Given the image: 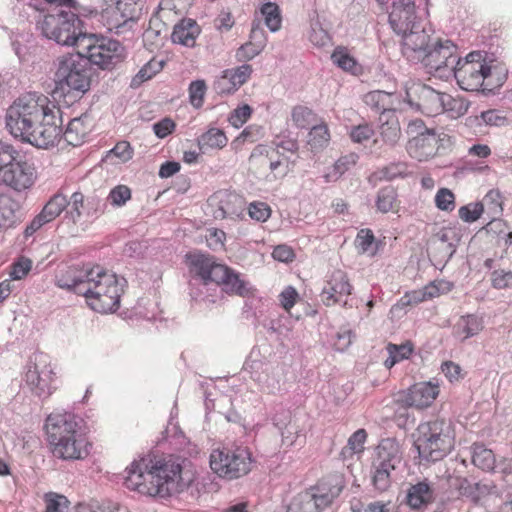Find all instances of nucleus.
I'll list each match as a JSON object with an SVG mask.
<instances>
[{
    "label": "nucleus",
    "mask_w": 512,
    "mask_h": 512,
    "mask_svg": "<svg viewBox=\"0 0 512 512\" xmlns=\"http://www.w3.org/2000/svg\"><path fill=\"white\" fill-rule=\"evenodd\" d=\"M5 125L15 139L48 149L56 146L62 137L69 145L80 146L93 129V119L82 114L73 118L63 132L58 104L42 93L27 92L7 108Z\"/></svg>",
    "instance_id": "nucleus-1"
},
{
    "label": "nucleus",
    "mask_w": 512,
    "mask_h": 512,
    "mask_svg": "<svg viewBox=\"0 0 512 512\" xmlns=\"http://www.w3.org/2000/svg\"><path fill=\"white\" fill-rule=\"evenodd\" d=\"M125 472V487L150 497L181 492L192 481L179 459L171 455H146L134 460Z\"/></svg>",
    "instance_id": "nucleus-2"
},
{
    "label": "nucleus",
    "mask_w": 512,
    "mask_h": 512,
    "mask_svg": "<svg viewBox=\"0 0 512 512\" xmlns=\"http://www.w3.org/2000/svg\"><path fill=\"white\" fill-rule=\"evenodd\" d=\"M47 442L52 455L65 461L83 460L89 454L92 443L74 415L51 414L45 423Z\"/></svg>",
    "instance_id": "nucleus-3"
},
{
    "label": "nucleus",
    "mask_w": 512,
    "mask_h": 512,
    "mask_svg": "<svg viewBox=\"0 0 512 512\" xmlns=\"http://www.w3.org/2000/svg\"><path fill=\"white\" fill-rule=\"evenodd\" d=\"M124 282L114 272L103 266L93 265L89 268L86 286L78 290L91 310L100 314L114 313L120 307Z\"/></svg>",
    "instance_id": "nucleus-4"
},
{
    "label": "nucleus",
    "mask_w": 512,
    "mask_h": 512,
    "mask_svg": "<svg viewBox=\"0 0 512 512\" xmlns=\"http://www.w3.org/2000/svg\"><path fill=\"white\" fill-rule=\"evenodd\" d=\"M452 71L458 85L466 91H492L505 80V74L496 66L488 65L480 52H471L465 59L457 60Z\"/></svg>",
    "instance_id": "nucleus-5"
},
{
    "label": "nucleus",
    "mask_w": 512,
    "mask_h": 512,
    "mask_svg": "<svg viewBox=\"0 0 512 512\" xmlns=\"http://www.w3.org/2000/svg\"><path fill=\"white\" fill-rule=\"evenodd\" d=\"M92 72L88 62L78 53L57 58L54 73L55 90L63 97L80 99L91 86Z\"/></svg>",
    "instance_id": "nucleus-6"
},
{
    "label": "nucleus",
    "mask_w": 512,
    "mask_h": 512,
    "mask_svg": "<svg viewBox=\"0 0 512 512\" xmlns=\"http://www.w3.org/2000/svg\"><path fill=\"white\" fill-rule=\"evenodd\" d=\"M37 179L35 164L14 145L0 141V186L21 193L31 189Z\"/></svg>",
    "instance_id": "nucleus-7"
},
{
    "label": "nucleus",
    "mask_w": 512,
    "mask_h": 512,
    "mask_svg": "<svg viewBox=\"0 0 512 512\" xmlns=\"http://www.w3.org/2000/svg\"><path fill=\"white\" fill-rule=\"evenodd\" d=\"M455 442L456 433L451 423L434 420L418 426L414 445L422 459L439 461L454 449Z\"/></svg>",
    "instance_id": "nucleus-8"
},
{
    "label": "nucleus",
    "mask_w": 512,
    "mask_h": 512,
    "mask_svg": "<svg viewBox=\"0 0 512 512\" xmlns=\"http://www.w3.org/2000/svg\"><path fill=\"white\" fill-rule=\"evenodd\" d=\"M37 27L42 35L60 45L76 46L80 38L86 33L82 31V21L79 16L63 9H56L54 13H48L37 22Z\"/></svg>",
    "instance_id": "nucleus-9"
},
{
    "label": "nucleus",
    "mask_w": 512,
    "mask_h": 512,
    "mask_svg": "<svg viewBox=\"0 0 512 512\" xmlns=\"http://www.w3.org/2000/svg\"><path fill=\"white\" fill-rule=\"evenodd\" d=\"M78 54L101 69H111L122 60L123 47L118 41L86 34L80 38Z\"/></svg>",
    "instance_id": "nucleus-10"
},
{
    "label": "nucleus",
    "mask_w": 512,
    "mask_h": 512,
    "mask_svg": "<svg viewBox=\"0 0 512 512\" xmlns=\"http://www.w3.org/2000/svg\"><path fill=\"white\" fill-rule=\"evenodd\" d=\"M57 376L51 360L44 353L34 354L27 366L25 382L38 397L47 398L56 389Z\"/></svg>",
    "instance_id": "nucleus-11"
},
{
    "label": "nucleus",
    "mask_w": 512,
    "mask_h": 512,
    "mask_svg": "<svg viewBox=\"0 0 512 512\" xmlns=\"http://www.w3.org/2000/svg\"><path fill=\"white\" fill-rule=\"evenodd\" d=\"M409 140L406 150L410 157L418 161H427L434 157L439 149V137L434 129L427 128L420 119L411 121L407 127Z\"/></svg>",
    "instance_id": "nucleus-12"
},
{
    "label": "nucleus",
    "mask_w": 512,
    "mask_h": 512,
    "mask_svg": "<svg viewBox=\"0 0 512 512\" xmlns=\"http://www.w3.org/2000/svg\"><path fill=\"white\" fill-rule=\"evenodd\" d=\"M427 72L432 74L442 69L454 68L457 61V47L450 40H437L419 59Z\"/></svg>",
    "instance_id": "nucleus-13"
},
{
    "label": "nucleus",
    "mask_w": 512,
    "mask_h": 512,
    "mask_svg": "<svg viewBox=\"0 0 512 512\" xmlns=\"http://www.w3.org/2000/svg\"><path fill=\"white\" fill-rule=\"evenodd\" d=\"M184 262L189 273L200 278L204 284L224 283V265L216 263L213 257L193 251L185 255Z\"/></svg>",
    "instance_id": "nucleus-14"
},
{
    "label": "nucleus",
    "mask_w": 512,
    "mask_h": 512,
    "mask_svg": "<svg viewBox=\"0 0 512 512\" xmlns=\"http://www.w3.org/2000/svg\"><path fill=\"white\" fill-rule=\"evenodd\" d=\"M406 98L411 106L427 116H436L443 113V93L427 85L412 84L406 90Z\"/></svg>",
    "instance_id": "nucleus-15"
},
{
    "label": "nucleus",
    "mask_w": 512,
    "mask_h": 512,
    "mask_svg": "<svg viewBox=\"0 0 512 512\" xmlns=\"http://www.w3.org/2000/svg\"><path fill=\"white\" fill-rule=\"evenodd\" d=\"M440 394L438 382L421 381L398 393L397 401L404 407L418 410L429 408Z\"/></svg>",
    "instance_id": "nucleus-16"
},
{
    "label": "nucleus",
    "mask_w": 512,
    "mask_h": 512,
    "mask_svg": "<svg viewBox=\"0 0 512 512\" xmlns=\"http://www.w3.org/2000/svg\"><path fill=\"white\" fill-rule=\"evenodd\" d=\"M136 6L134 0H117L101 11L100 21L109 31L119 33L137 20Z\"/></svg>",
    "instance_id": "nucleus-17"
},
{
    "label": "nucleus",
    "mask_w": 512,
    "mask_h": 512,
    "mask_svg": "<svg viewBox=\"0 0 512 512\" xmlns=\"http://www.w3.org/2000/svg\"><path fill=\"white\" fill-rule=\"evenodd\" d=\"M333 499L334 495L317 485L299 493L289 505V512H322Z\"/></svg>",
    "instance_id": "nucleus-18"
},
{
    "label": "nucleus",
    "mask_w": 512,
    "mask_h": 512,
    "mask_svg": "<svg viewBox=\"0 0 512 512\" xmlns=\"http://www.w3.org/2000/svg\"><path fill=\"white\" fill-rule=\"evenodd\" d=\"M353 286L347 273L343 270H334L327 278L322 290V301L326 306L337 303H346L347 297L352 293Z\"/></svg>",
    "instance_id": "nucleus-19"
},
{
    "label": "nucleus",
    "mask_w": 512,
    "mask_h": 512,
    "mask_svg": "<svg viewBox=\"0 0 512 512\" xmlns=\"http://www.w3.org/2000/svg\"><path fill=\"white\" fill-rule=\"evenodd\" d=\"M401 51L409 61H418L431 44L429 32L421 26V23L401 32Z\"/></svg>",
    "instance_id": "nucleus-20"
},
{
    "label": "nucleus",
    "mask_w": 512,
    "mask_h": 512,
    "mask_svg": "<svg viewBox=\"0 0 512 512\" xmlns=\"http://www.w3.org/2000/svg\"><path fill=\"white\" fill-rule=\"evenodd\" d=\"M389 23L395 33L406 32L420 24L417 21L416 6L413 0H394L389 13Z\"/></svg>",
    "instance_id": "nucleus-21"
},
{
    "label": "nucleus",
    "mask_w": 512,
    "mask_h": 512,
    "mask_svg": "<svg viewBox=\"0 0 512 512\" xmlns=\"http://www.w3.org/2000/svg\"><path fill=\"white\" fill-rule=\"evenodd\" d=\"M255 460L247 446L233 447L226 453V479H238L252 470Z\"/></svg>",
    "instance_id": "nucleus-22"
},
{
    "label": "nucleus",
    "mask_w": 512,
    "mask_h": 512,
    "mask_svg": "<svg viewBox=\"0 0 512 512\" xmlns=\"http://www.w3.org/2000/svg\"><path fill=\"white\" fill-rule=\"evenodd\" d=\"M267 35L259 25L252 26L249 40L241 45L236 51V59L240 62H247L258 56L267 45Z\"/></svg>",
    "instance_id": "nucleus-23"
},
{
    "label": "nucleus",
    "mask_w": 512,
    "mask_h": 512,
    "mask_svg": "<svg viewBox=\"0 0 512 512\" xmlns=\"http://www.w3.org/2000/svg\"><path fill=\"white\" fill-rule=\"evenodd\" d=\"M91 266H84L82 268L71 266L61 270L56 275L55 283L59 288L73 291L81 295L78 289L86 286V279H88L89 268Z\"/></svg>",
    "instance_id": "nucleus-24"
},
{
    "label": "nucleus",
    "mask_w": 512,
    "mask_h": 512,
    "mask_svg": "<svg viewBox=\"0 0 512 512\" xmlns=\"http://www.w3.org/2000/svg\"><path fill=\"white\" fill-rule=\"evenodd\" d=\"M270 152H274V150L269 149L265 145H257L250 156V163L255 167L268 166L270 171L274 173V177H284L287 172V166H283L281 160H274L272 156H270Z\"/></svg>",
    "instance_id": "nucleus-25"
},
{
    "label": "nucleus",
    "mask_w": 512,
    "mask_h": 512,
    "mask_svg": "<svg viewBox=\"0 0 512 512\" xmlns=\"http://www.w3.org/2000/svg\"><path fill=\"white\" fill-rule=\"evenodd\" d=\"M199 33L200 27L195 20L183 19L174 26L171 39L173 43L193 47Z\"/></svg>",
    "instance_id": "nucleus-26"
},
{
    "label": "nucleus",
    "mask_w": 512,
    "mask_h": 512,
    "mask_svg": "<svg viewBox=\"0 0 512 512\" xmlns=\"http://www.w3.org/2000/svg\"><path fill=\"white\" fill-rule=\"evenodd\" d=\"M255 289L244 277L226 266V293L249 297L254 295Z\"/></svg>",
    "instance_id": "nucleus-27"
},
{
    "label": "nucleus",
    "mask_w": 512,
    "mask_h": 512,
    "mask_svg": "<svg viewBox=\"0 0 512 512\" xmlns=\"http://www.w3.org/2000/svg\"><path fill=\"white\" fill-rule=\"evenodd\" d=\"M333 64L343 71L357 75L362 71V66L345 46H337L331 54Z\"/></svg>",
    "instance_id": "nucleus-28"
},
{
    "label": "nucleus",
    "mask_w": 512,
    "mask_h": 512,
    "mask_svg": "<svg viewBox=\"0 0 512 512\" xmlns=\"http://www.w3.org/2000/svg\"><path fill=\"white\" fill-rule=\"evenodd\" d=\"M379 464L384 467L395 469L401 461V452L399 444L393 439L382 440L378 446Z\"/></svg>",
    "instance_id": "nucleus-29"
},
{
    "label": "nucleus",
    "mask_w": 512,
    "mask_h": 512,
    "mask_svg": "<svg viewBox=\"0 0 512 512\" xmlns=\"http://www.w3.org/2000/svg\"><path fill=\"white\" fill-rule=\"evenodd\" d=\"M433 500V491L425 482L412 485L407 494V504L412 509H420Z\"/></svg>",
    "instance_id": "nucleus-30"
},
{
    "label": "nucleus",
    "mask_w": 512,
    "mask_h": 512,
    "mask_svg": "<svg viewBox=\"0 0 512 512\" xmlns=\"http://www.w3.org/2000/svg\"><path fill=\"white\" fill-rule=\"evenodd\" d=\"M483 329L482 318L469 314L462 316L454 327L455 335L466 340L480 333Z\"/></svg>",
    "instance_id": "nucleus-31"
},
{
    "label": "nucleus",
    "mask_w": 512,
    "mask_h": 512,
    "mask_svg": "<svg viewBox=\"0 0 512 512\" xmlns=\"http://www.w3.org/2000/svg\"><path fill=\"white\" fill-rule=\"evenodd\" d=\"M479 203L483 207V212L491 220L490 224L496 223L498 217L503 212V196L501 192L498 189H491Z\"/></svg>",
    "instance_id": "nucleus-32"
},
{
    "label": "nucleus",
    "mask_w": 512,
    "mask_h": 512,
    "mask_svg": "<svg viewBox=\"0 0 512 512\" xmlns=\"http://www.w3.org/2000/svg\"><path fill=\"white\" fill-rule=\"evenodd\" d=\"M375 205L377 210L383 214L389 212L397 213L400 201L398 200L396 190L390 186L381 188L377 193Z\"/></svg>",
    "instance_id": "nucleus-33"
},
{
    "label": "nucleus",
    "mask_w": 512,
    "mask_h": 512,
    "mask_svg": "<svg viewBox=\"0 0 512 512\" xmlns=\"http://www.w3.org/2000/svg\"><path fill=\"white\" fill-rule=\"evenodd\" d=\"M17 202L6 194L0 195V229L13 227L17 221Z\"/></svg>",
    "instance_id": "nucleus-34"
},
{
    "label": "nucleus",
    "mask_w": 512,
    "mask_h": 512,
    "mask_svg": "<svg viewBox=\"0 0 512 512\" xmlns=\"http://www.w3.org/2000/svg\"><path fill=\"white\" fill-rule=\"evenodd\" d=\"M386 350L389 356L385 360L384 365L390 369L396 363L408 359L414 351V345L411 341H406L400 345L388 343Z\"/></svg>",
    "instance_id": "nucleus-35"
},
{
    "label": "nucleus",
    "mask_w": 512,
    "mask_h": 512,
    "mask_svg": "<svg viewBox=\"0 0 512 512\" xmlns=\"http://www.w3.org/2000/svg\"><path fill=\"white\" fill-rule=\"evenodd\" d=\"M253 73V67L250 64L244 63L229 72L226 71V79L229 80V87H226V92H234L242 85H244Z\"/></svg>",
    "instance_id": "nucleus-36"
},
{
    "label": "nucleus",
    "mask_w": 512,
    "mask_h": 512,
    "mask_svg": "<svg viewBox=\"0 0 512 512\" xmlns=\"http://www.w3.org/2000/svg\"><path fill=\"white\" fill-rule=\"evenodd\" d=\"M472 463L484 471H491L495 468V455L491 449L482 444L473 445Z\"/></svg>",
    "instance_id": "nucleus-37"
},
{
    "label": "nucleus",
    "mask_w": 512,
    "mask_h": 512,
    "mask_svg": "<svg viewBox=\"0 0 512 512\" xmlns=\"http://www.w3.org/2000/svg\"><path fill=\"white\" fill-rule=\"evenodd\" d=\"M331 139L330 131L326 123L315 125L309 132L308 144L313 151L323 150Z\"/></svg>",
    "instance_id": "nucleus-38"
},
{
    "label": "nucleus",
    "mask_w": 512,
    "mask_h": 512,
    "mask_svg": "<svg viewBox=\"0 0 512 512\" xmlns=\"http://www.w3.org/2000/svg\"><path fill=\"white\" fill-rule=\"evenodd\" d=\"M260 13L265 25L271 32H277L282 25V16L279 6L273 2L264 3L260 7Z\"/></svg>",
    "instance_id": "nucleus-39"
},
{
    "label": "nucleus",
    "mask_w": 512,
    "mask_h": 512,
    "mask_svg": "<svg viewBox=\"0 0 512 512\" xmlns=\"http://www.w3.org/2000/svg\"><path fill=\"white\" fill-rule=\"evenodd\" d=\"M68 200L63 194H55L43 207L42 217H45L49 222L57 218L63 210L67 207Z\"/></svg>",
    "instance_id": "nucleus-40"
},
{
    "label": "nucleus",
    "mask_w": 512,
    "mask_h": 512,
    "mask_svg": "<svg viewBox=\"0 0 512 512\" xmlns=\"http://www.w3.org/2000/svg\"><path fill=\"white\" fill-rule=\"evenodd\" d=\"M224 132L218 128H210L198 139L199 148L205 153L210 149H221Z\"/></svg>",
    "instance_id": "nucleus-41"
},
{
    "label": "nucleus",
    "mask_w": 512,
    "mask_h": 512,
    "mask_svg": "<svg viewBox=\"0 0 512 512\" xmlns=\"http://www.w3.org/2000/svg\"><path fill=\"white\" fill-rule=\"evenodd\" d=\"M44 512H69L70 501L66 496L56 492H47L43 496Z\"/></svg>",
    "instance_id": "nucleus-42"
},
{
    "label": "nucleus",
    "mask_w": 512,
    "mask_h": 512,
    "mask_svg": "<svg viewBox=\"0 0 512 512\" xmlns=\"http://www.w3.org/2000/svg\"><path fill=\"white\" fill-rule=\"evenodd\" d=\"M164 65H165L164 60L158 59L156 57L152 58L134 76L132 83L139 85V84L151 79L153 76H155L157 73H159L163 69Z\"/></svg>",
    "instance_id": "nucleus-43"
},
{
    "label": "nucleus",
    "mask_w": 512,
    "mask_h": 512,
    "mask_svg": "<svg viewBox=\"0 0 512 512\" xmlns=\"http://www.w3.org/2000/svg\"><path fill=\"white\" fill-rule=\"evenodd\" d=\"M368 434L365 429L361 428L355 431L348 439L347 445L343 448L342 454L346 456H353L354 454H361L364 451V445L367 440Z\"/></svg>",
    "instance_id": "nucleus-44"
},
{
    "label": "nucleus",
    "mask_w": 512,
    "mask_h": 512,
    "mask_svg": "<svg viewBox=\"0 0 512 512\" xmlns=\"http://www.w3.org/2000/svg\"><path fill=\"white\" fill-rule=\"evenodd\" d=\"M426 301L439 297L441 294L450 292L453 289V283L447 280H434L421 288Z\"/></svg>",
    "instance_id": "nucleus-45"
},
{
    "label": "nucleus",
    "mask_w": 512,
    "mask_h": 512,
    "mask_svg": "<svg viewBox=\"0 0 512 512\" xmlns=\"http://www.w3.org/2000/svg\"><path fill=\"white\" fill-rule=\"evenodd\" d=\"M263 137L262 127L257 125L247 126L232 142V148L238 150L245 142L255 143Z\"/></svg>",
    "instance_id": "nucleus-46"
},
{
    "label": "nucleus",
    "mask_w": 512,
    "mask_h": 512,
    "mask_svg": "<svg viewBox=\"0 0 512 512\" xmlns=\"http://www.w3.org/2000/svg\"><path fill=\"white\" fill-rule=\"evenodd\" d=\"M379 179L394 180L396 178H405L409 175L408 165L405 162L390 163L378 172Z\"/></svg>",
    "instance_id": "nucleus-47"
},
{
    "label": "nucleus",
    "mask_w": 512,
    "mask_h": 512,
    "mask_svg": "<svg viewBox=\"0 0 512 512\" xmlns=\"http://www.w3.org/2000/svg\"><path fill=\"white\" fill-rule=\"evenodd\" d=\"M308 39L315 47L318 48L329 46L332 41L328 31H326L318 21L311 24Z\"/></svg>",
    "instance_id": "nucleus-48"
},
{
    "label": "nucleus",
    "mask_w": 512,
    "mask_h": 512,
    "mask_svg": "<svg viewBox=\"0 0 512 512\" xmlns=\"http://www.w3.org/2000/svg\"><path fill=\"white\" fill-rule=\"evenodd\" d=\"M207 86L203 80L192 81L188 88L190 104L199 109L203 106Z\"/></svg>",
    "instance_id": "nucleus-49"
},
{
    "label": "nucleus",
    "mask_w": 512,
    "mask_h": 512,
    "mask_svg": "<svg viewBox=\"0 0 512 512\" xmlns=\"http://www.w3.org/2000/svg\"><path fill=\"white\" fill-rule=\"evenodd\" d=\"M443 106V112L448 113L452 118H457L467 111V105L462 99L446 93H443Z\"/></svg>",
    "instance_id": "nucleus-50"
},
{
    "label": "nucleus",
    "mask_w": 512,
    "mask_h": 512,
    "mask_svg": "<svg viewBox=\"0 0 512 512\" xmlns=\"http://www.w3.org/2000/svg\"><path fill=\"white\" fill-rule=\"evenodd\" d=\"M436 207L445 212H451L456 207L455 194L448 188H440L434 198Z\"/></svg>",
    "instance_id": "nucleus-51"
},
{
    "label": "nucleus",
    "mask_w": 512,
    "mask_h": 512,
    "mask_svg": "<svg viewBox=\"0 0 512 512\" xmlns=\"http://www.w3.org/2000/svg\"><path fill=\"white\" fill-rule=\"evenodd\" d=\"M491 286L494 289H512V271L506 269H495L490 274Z\"/></svg>",
    "instance_id": "nucleus-52"
},
{
    "label": "nucleus",
    "mask_w": 512,
    "mask_h": 512,
    "mask_svg": "<svg viewBox=\"0 0 512 512\" xmlns=\"http://www.w3.org/2000/svg\"><path fill=\"white\" fill-rule=\"evenodd\" d=\"M272 214L271 207L262 201H253L248 206V215L257 222H266Z\"/></svg>",
    "instance_id": "nucleus-53"
},
{
    "label": "nucleus",
    "mask_w": 512,
    "mask_h": 512,
    "mask_svg": "<svg viewBox=\"0 0 512 512\" xmlns=\"http://www.w3.org/2000/svg\"><path fill=\"white\" fill-rule=\"evenodd\" d=\"M401 134L399 123L396 119H392L383 123L380 126V135L382 140L388 144H394L397 142Z\"/></svg>",
    "instance_id": "nucleus-54"
},
{
    "label": "nucleus",
    "mask_w": 512,
    "mask_h": 512,
    "mask_svg": "<svg viewBox=\"0 0 512 512\" xmlns=\"http://www.w3.org/2000/svg\"><path fill=\"white\" fill-rule=\"evenodd\" d=\"M484 214L483 207L479 202L469 203L465 206H462L458 210V215L461 220L467 223H472L477 221L481 215Z\"/></svg>",
    "instance_id": "nucleus-55"
},
{
    "label": "nucleus",
    "mask_w": 512,
    "mask_h": 512,
    "mask_svg": "<svg viewBox=\"0 0 512 512\" xmlns=\"http://www.w3.org/2000/svg\"><path fill=\"white\" fill-rule=\"evenodd\" d=\"M131 199V190L126 185H117L114 187L109 195L107 200L111 203V205L116 207H121L126 204L127 201Z\"/></svg>",
    "instance_id": "nucleus-56"
},
{
    "label": "nucleus",
    "mask_w": 512,
    "mask_h": 512,
    "mask_svg": "<svg viewBox=\"0 0 512 512\" xmlns=\"http://www.w3.org/2000/svg\"><path fill=\"white\" fill-rule=\"evenodd\" d=\"M425 301L422 289L408 291L397 301L391 310L403 309L407 306L418 305Z\"/></svg>",
    "instance_id": "nucleus-57"
},
{
    "label": "nucleus",
    "mask_w": 512,
    "mask_h": 512,
    "mask_svg": "<svg viewBox=\"0 0 512 512\" xmlns=\"http://www.w3.org/2000/svg\"><path fill=\"white\" fill-rule=\"evenodd\" d=\"M252 108L248 104H243L235 108L229 118V123L235 128L243 126L252 115Z\"/></svg>",
    "instance_id": "nucleus-58"
},
{
    "label": "nucleus",
    "mask_w": 512,
    "mask_h": 512,
    "mask_svg": "<svg viewBox=\"0 0 512 512\" xmlns=\"http://www.w3.org/2000/svg\"><path fill=\"white\" fill-rule=\"evenodd\" d=\"M314 113L305 106H296L292 111V120L299 128L307 127L313 120Z\"/></svg>",
    "instance_id": "nucleus-59"
},
{
    "label": "nucleus",
    "mask_w": 512,
    "mask_h": 512,
    "mask_svg": "<svg viewBox=\"0 0 512 512\" xmlns=\"http://www.w3.org/2000/svg\"><path fill=\"white\" fill-rule=\"evenodd\" d=\"M394 469L384 467L381 464H378L376 471L373 476V484L376 489L379 491H385L388 489L391 483L390 473Z\"/></svg>",
    "instance_id": "nucleus-60"
},
{
    "label": "nucleus",
    "mask_w": 512,
    "mask_h": 512,
    "mask_svg": "<svg viewBox=\"0 0 512 512\" xmlns=\"http://www.w3.org/2000/svg\"><path fill=\"white\" fill-rule=\"evenodd\" d=\"M374 135V130L368 124H360L353 127L350 131V138L353 142L364 144Z\"/></svg>",
    "instance_id": "nucleus-61"
},
{
    "label": "nucleus",
    "mask_w": 512,
    "mask_h": 512,
    "mask_svg": "<svg viewBox=\"0 0 512 512\" xmlns=\"http://www.w3.org/2000/svg\"><path fill=\"white\" fill-rule=\"evenodd\" d=\"M32 268V261L28 258H20L11 266L10 277L13 280L25 278Z\"/></svg>",
    "instance_id": "nucleus-62"
},
{
    "label": "nucleus",
    "mask_w": 512,
    "mask_h": 512,
    "mask_svg": "<svg viewBox=\"0 0 512 512\" xmlns=\"http://www.w3.org/2000/svg\"><path fill=\"white\" fill-rule=\"evenodd\" d=\"M356 153H349L341 156L334 164V171L338 176L343 175L345 172L354 167L358 161Z\"/></svg>",
    "instance_id": "nucleus-63"
},
{
    "label": "nucleus",
    "mask_w": 512,
    "mask_h": 512,
    "mask_svg": "<svg viewBox=\"0 0 512 512\" xmlns=\"http://www.w3.org/2000/svg\"><path fill=\"white\" fill-rule=\"evenodd\" d=\"M299 298L297 290L292 286H287L279 295V301L282 308L289 312L296 304Z\"/></svg>",
    "instance_id": "nucleus-64"
}]
</instances>
